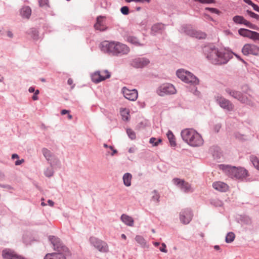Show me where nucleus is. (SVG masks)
Returning <instances> with one entry per match:
<instances>
[{
    "label": "nucleus",
    "instance_id": "nucleus-1",
    "mask_svg": "<svg viewBox=\"0 0 259 259\" xmlns=\"http://www.w3.org/2000/svg\"><path fill=\"white\" fill-rule=\"evenodd\" d=\"M100 48L103 52L115 56L126 55L130 52L126 45L115 41H103L100 44Z\"/></svg>",
    "mask_w": 259,
    "mask_h": 259
},
{
    "label": "nucleus",
    "instance_id": "nucleus-2",
    "mask_svg": "<svg viewBox=\"0 0 259 259\" xmlns=\"http://www.w3.org/2000/svg\"><path fill=\"white\" fill-rule=\"evenodd\" d=\"M203 52L206 58L214 64H225L230 59L229 53L220 51L215 48L205 47L203 49Z\"/></svg>",
    "mask_w": 259,
    "mask_h": 259
},
{
    "label": "nucleus",
    "instance_id": "nucleus-3",
    "mask_svg": "<svg viewBox=\"0 0 259 259\" xmlns=\"http://www.w3.org/2000/svg\"><path fill=\"white\" fill-rule=\"evenodd\" d=\"M181 135L183 140L192 146H200L203 144V139L201 136L193 129L183 130Z\"/></svg>",
    "mask_w": 259,
    "mask_h": 259
},
{
    "label": "nucleus",
    "instance_id": "nucleus-4",
    "mask_svg": "<svg viewBox=\"0 0 259 259\" xmlns=\"http://www.w3.org/2000/svg\"><path fill=\"white\" fill-rule=\"evenodd\" d=\"M219 167L227 175L231 178L241 179L245 178L248 176L247 171L242 167H236L224 164L220 165Z\"/></svg>",
    "mask_w": 259,
    "mask_h": 259
},
{
    "label": "nucleus",
    "instance_id": "nucleus-5",
    "mask_svg": "<svg viewBox=\"0 0 259 259\" xmlns=\"http://www.w3.org/2000/svg\"><path fill=\"white\" fill-rule=\"evenodd\" d=\"M49 239L53 246L54 249L57 251L58 253H62L65 255H70L68 248L63 245L59 238L52 236L49 237Z\"/></svg>",
    "mask_w": 259,
    "mask_h": 259
},
{
    "label": "nucleus",
    "instance_id": "nucleus-6",
    "mask_svg": "<svg viewBox=\"0 0 259 259\" xmlns=\"http://www.w3.org/2000/svg\"><path fill=\"white\" fill-rule=\"evenodd\" d=\"M91 244L101 252L106 253L109 251V247L107 243L94 236H92L89 239Z\"/></svg>",
    "mask_w": 259,
    "mask_h": 259
},
{
    "label": "nucleus",
    "instance_id": "nucleus-7",
    "mask_svg": "<svg viewBox=\"0 0 259 259\" xmlns=\"http://www.w3.org/2000/svg\"><path fill=\"white\" fill-rule=\"evenodd\" d=\"M111 76L110 73L107 70L96 71L91 75L92 80L95 83H99L109 78Z\"/></svg>",
    "mask_w": 259,
    "mask_h": 259
},
{
    "label": "nucleus",
    "instance_id": "nucleus-8",
    "mask_svg": "<svg viewBox=\"0 0 259 259\" xmlns=\"http://www.w3.org/2000/svg\"><path fill=\"white\" fill-rule=\"evenodd\" d=\"M242 53L245 56L249 55L258 56L259 47L253 44H246L243 47L242 49Z\"/></svg>",
    "mask_w": 259,
    "mask_h": 259
},
{
    "label": "nucleus",
    "instance_id": "nucleus-9",
    "mask_svg": "<svg viewBox=\"0 0 259 259\" xmlns=\"http://www.w3.org/2000/svg\"><path fill=\"white\" fill-rule=\"evenodd\" d=\"M122 92L124 97L130 101H134L138 98V91L136 89L129 90L126 87H123L122 89Z\"/></svg>",
    "mask_w": 259,
    "mask_h": 259
},
{
    "label": "nucleus",
    "instance_id": "nucleus-10",
    "mask_svg": "<svg viewBox=\"0 0 259 259\" xmlns=\"http://www.w3.org/2000/svg\"><path fill=\"white\" fill-rule=\"evenodd\" d=\"M193 214L190 209L187 208L182 210L180 214V219L182 223L188 224L192 220Z\"/></svg>",
    "mask_w": 259,
    "mask_h": 259
},
{
    "label": "nucleus",
    "instance_id": "nucleus-11",
    "mask_svg": "<svg viewBox=\"0 0 259 259\" xmlns=\"http://www.w3.org/2000/svg\"><path fill=\"white\" fill-rule=\"evenodd\" d=\"M233 21L236 24H244L245 26L251 29L258 30V27L250 23L249 21L245 20L242 16H235L233 18Z\"/></svg>",
    "mask_w": 259,
    "mask_h": 259
},
{
    "label": "nucleus",
    "instance_id": "nucleus-12",
    "mask_svg": "<svg viewBox=\"0 0 259 259\" xmlns=\"http://www.w3.org/2000/svg\"><path fill=\"white\" fill-rule=\"evenodd\" d=\"M150 61L146 58H137L132 62V65L136 68H143L149 64Z\"/></svg>",
    "mask_w": 259,
    "mask_h": 259
},
{
    "label": "nucleus",
    "instance_id": "nucleus-13",
    "mask_svg": "<svg viewBox=\"0 0 259 259\" xmlns=\"http://www.w3.org/2000/svg\"><path fill=\"white\" fill-rule=\"evenodd\" d=\"M2 255L4 259H26L10 249H4Z\"/></svg>",
    "mask_w": 259,
    "mask_h": 259
},
{
    "label": "nucleus",
    "instance_id": "nucleus-14",
    "mask_svg": "<svg viewBox=\"0 0 259 259\" xmlns=\"http://www.w3.org/2000/svg\"><path fill=\"white\" fill-rule=\"evenodd\" d=\"M94 28L96 30L100 31H104L107 30V27L103 17L100 16L97 18L96 23L94 24Z\"/></svg>",
    "mask_w": 259,
    "mask_h": 259
},
{
    "label": "nucleus",
    "instance_id": "nucleus-15",
    "mask_svg": "<svg viewBox=\"0 0 259 259\" xmlns=\"http://www.w3.org/2000/svg\"><path fill=\"white\" fill-rule=\"evenodd\" d=\"M217 100L222 108L228 111H231L233 109V104L228 100L221 97H218Z\"/></svg>",
    "mask_w": 259,
    "mask_h": 259
},
{
    "label": "nucleus",
    "instance_id": "nucleus-16",
    "mask_svg": "<svg viewBox=\"0 0 259 259\" xmlns=\"http://www.w3.org/2000/svg\"><path fill=\"white\" fill-rule=\"evenodd\" d=\"M173 182L175 185L178 186L184 192H189L191 191V186L184 181L179 179H174Z\"/></svg>",
    "mask_w": 259,
    "mask_h": 259
},
{
    "label": "nucleus",
    "instance_id": "nucleus-17",
    "mask_svg": "<svg viewBox=\"0 0 259 259\" xmlns=\"http://www.w3.org/2000/svg\"><path fill=\"white\" fill-rule=\"evenodd\" d=\"M226 92L235 99H237L242 103H247V98L244 96L241 93L232 91L230 89H227Z\"/></svg>",
    "mask_w": 259,
    "mask_h": 259
},
{
    "label": "nucleus",
    "instance_id": "nucleus-18",
    "mask_svg": "<svg viewBox=\"0 0 259 259\" xmlns=\"http://www.w3.org/2000/svg\"><path fill=\"white\" fill-rule=\"evenodd\" d=\"M68 255L62 253H49L45 256L44 259H66V256Z\"/></svg>",
    "mask_w": 259,
    "mask_h": 259
},
{
    "label": "nucleus",
    "instance_id": "nucleus-19",
    "mask_svg": "<svg viewBox=\"0 0 259 259\" xmlns=\"http://www.w3.org/2000/svg\"><path fill=\"white\" fill-rule=\"evenodd\" d=\"M120 220L127 226L133 227L134 225V219L126 214H122L120 217Z\"/></svg>",
    "mask_w": 259,
    "mask_h": 259
},
{
    "label": "nucleus",
    "instance_id": "nucleus-20",
    "mask_svg": "<svg viewBox=\"0 0 259 259\" xmlns=\"http://www.w3.org/2000/svg\"><path fill=\"white\" fill-rule=\"evenodd\" d=\"M213 188L221 192H225L228 190V186L223 182H215L212 184Z\"/></svg>",
    "mask_w": 259,
    "mask_h": 259
},
{
    "label": "nucleus",
    "instance_id": "nucleus-21",
    "mask_svg": "<svg viewBox=\"0 0 259 259\" xmlns=\"http://www.w3.org/2000/svg\"><path fill=\"white\" fill-rule=\"evenodd\" d=\"M176 92V90L172 84L168 83L163 84V93L165 94H174Z\"/></svg>",
    "mask_w": 259,
    "mask_h": 259
},
{
    "label": "nucleus",
    "instance_id": "nucleus-22",
    "mask_svg": "<svg viewBox=\"0 0 259 259\" xmlns=\"http://www.w3.org/2000/svg\"><path fill=\"white\" fill-rule=\"evenodd\" d=\"M186 83H191L193 84H198L199 83L198 79L193 75L191 72H188L185 81Z\"/></svg>",
    "mask_w": 259,
    "mask_h": 259
},
{
    "label": "nucleus",
    "instance_id": "nucleus-23",
    "mask_svg": "<svg viewBox=\"0 0 259 259\" xmlns=\"http://www.w3.org/2000/svg\"><path fill=\"white\" fill-rule=\"evenodd\" d=\"M31 14V10L28 6L24 7L21 10V15L23 18H29Z\"/></svg>",
    "mask_w": 259,
    "mask_h": 259
},
{
    "label": "nucleus",
    "instance_id": "nucleus-24",
    "mask_svg": "<svg viewBox=\"0 0 259 259\" xmlns=\"http://www.w3.org/2000/svg\"><path fill=\"white\" fill-rule=\"evenodd\" d=\"M132 176L130 173L126 172L123 176V184L126 187H129L131 185V181Z\"/></svg>",
    "mask_w": 259,
    "mask_h": 259
},
{
    "label": "nucleus",
    "instance_id": "nucleus-25",
    "mask_svg": "<svg viewBox=\"0 0 259 259\" xmlns=\"http://www.w3.org/2000/svg\"><path fill=\"white\" fill-rule=\"evenodd\" d=\"M166 136L168 139L170 146L175 147L177 144L176 142V139L174 134L170 131H168L166 134Z\"/></svg>",
    "mask_w": 259,
    "mask_h": 259
},
{
    "label": "nucleus",
    "instance_id": "nucleus-26",
    "mask_svg": "<svg viewBox=\"0 0 259 259\" xmlns=\"http://www.w3.org/2000/svg\"><path fill=\"white\" fill-rule=\"evenodd\" d=\"M120 114L124 121H127L129 120L130 117L129 109L126 108L121 109L120 110Z\"/></svg>",
    "mask_w": 259,
    "mask_h": 259
},
{
    "label": "nucleus",
    "instance_id": "nucleus-27",
    "mask_svg": "<svg viewBox=\"0 0 259 259\" xmlns=\"http://www.w3.org/2000/svg\"><path fill=\"white\" fill-rule=\"evenodd\" d=\"M162 28V24L157 23L153 25L151 28V33L156 35L158 33H160Z\"/></svg>",
    "mask_w": 259,
    "mask_h": 259
},
{
    "label": "nucleus",
    "instance_id": "nucleus-28",
    "mask_svg": "<svg viewBox=\"0 0 259 259\" xmlns=\"http://www.w3.org/2000/svg\"><path fill=\"white\" fill-rule=\"evenodd\" d=\"M252 31L244 28H240L238 30V33L244 37H247L250 38Z\"/></svg>",
    "mask_w": 259,
    "mask_h": 259
},
{
    "label": "nucleus",
    "instance_id": "nucleus-29",
    "mask_svg": "<svg viewBox=\"0 0 259 259\" xmlns=\"http://www.w3.org/2000/svg\"><path fill=\"white\" fill-rule=\"evenodd\" d=\"M187 71L184 69H179L177 72V76L182 81H185L187 76Z\"/></svg>",
    "mask_w": 259,
    "mask_h": 259
},
{
    "label": "nucleus",
    "instance_id": "nucleus-30",
    "mask_svg": "<svg viewBox=\"0 0 259 259\" xmlns=\"http://www.w3.org/2000/svg\"><path fill=\"white\" fill-rule=\"evenodd\" d=\"M193 37H196L199 39L204 38L206 37L205 33L197 31H193L191 34Z\"/></svg>",
    "mask_w": 259,
    "mask_h": 259
},
{
    "label": "nucleus",
    "instance_id": "nucleus-31",
    "mask_svg": "<svg viewBox=\"0 0 259 259\" xmlns=\"http://www.w3.org/2000/svg\"><path fill=\"white\" fill-rule=\"evenodd\" d=\"M42 152L44 156L48 161L51 160L52 158V154L50 150L47 148H44L42 149Z\"/></svg>",
    "mask_w": 259,
    "mask_h": 259
},
{
    "label": "nucleus",
    "instance_id": "nucleus-32",
    "mask_svg": "<svg viewBox=\"0 0 259 259\" xmlns=\"http://www.w3.org/2000/svg\"><path fill=\"white\" fill-rule=\"evenodd\" d=\"M126 40L128 42H129L132 44H134V45H135L137 46L140 45V44L139 43L138 38L134 36H132V35L127 36Z\"/></svg>",
    "mask_w": 259,
    "mask_h": 259
},
{
    "label": "nucleus",
    "instance_id": "nucleus-33",
    "mask_svg": "<svg viewBox=\"0 0 259 259\" xmlns=\"http://www.w3.org/2000/svg\"><path fill=\"white\" fill-rule=\"evenodd\" d=\"M135 240L142 247H145L146 246V242L142 236L137 235L135 237Z\"/></svg>",
    "mask_w": 259,
    "mask_h": 259
},
{
    "label": "nucleus",
    "instance_id": "nucleus-34",
    "mask_svg": "<svg viewBox=\"0 0 259 259\" xmlns=\"http://www.w3.org/2000/svg\"><path fill=\"white\" fill-rule=\"evenodd\" d=\"M250 160L254 167L259 170V159L256 156H252L250 157Z\"/></svg>",
    "mask_w": 259,
    "mask_h": 259
},
{
    "label": "nucleus",
    "instance_id": "nucleus-35",
    "mask_svg": "<svg viewBox=\"0 0 259 259\" xmlns=\"http://www.w3.org/2000/svg\"><path fill=\"white\" fill-rule=\"evenodd\" d=\"M126 133L131 139L135 140L136 138L135 132L131 128H127Z\"/></svg>",
    "mask_w": 259,
    "mask_h": 259
},
{
    "label": "nucleus",
    "instance_id": "nucleus-36",
    "mask_svg": "<svg viewBox=\"0 0 259 259\" xmlns=\"http://www.w3.org/2000/svg\"><path fill=\"white\" fill-rule=\"evenodd\" d=\"M235 234L232 232H230L228 233L226 237V241L227 243L232 242L235 238Z\"/></svg>",
    "mask_w": 259,
    "mask_h": 259
},
{
    "label": "nucleus",
    "instance_id": "nucleus-37",
    "mask_svg": "<svg viewBox=\"0 0 259 259\" xmlns=\"http://www.w3.org/2000/svg\"><path fill=\"white\" fill-rule=\"evenodd\" d=\"M103 147L106 149H109L112 151L111 153V155L113 156L115 154L117 153V151L114 149V147L112 146H108L107 144L104 143L103 144Z\"/></svg>",
    "mask_w": 259,
    "mask_h": 259
},
{
    "label": "nucleus",
    "instance_id": "nucleus-38",
    "mask_svg": "<svg viewBox=\"0 0 259 259\" xmlns=\"http://www.w3.org/2000/svg\"><path fill=\"white\" fill-rule=\"evenodd\" d=\"M162 141L161 139L159 138L157 140L155 138H151L150 139L149 142L152 144L153 146H157L159 143Z\"/></svg>",
    "mask_w": 259,
    "mask_h": 259
},
{
    "label": "nucleus",
    "instance_id": "nucleus-39",
    "mask_svg": "<svg viewBox=\"0 0 259 259\" xmlns=\"http://www.w3.org/2000/svg\"><path fill=\"white\" fill-rule=\"evenodd\" d=\"M31 37L34 39H37L38 38V32L35 29H32L30 32Z\"/></svg>",
    "mask_w": 259,
    "mask_h": 259
},
{
    "label": "nucleus",
    "instance_id": "nucleus-40",
    "mask_svg": "<svg viewBox=\"0 0 259 259\" xmlns=\"http://www.w3.org/2000/svg\"><path fill=\"white\" fill-rule=\"evenodd\" d=\"M250 38L254 41H259V33L252 31Z\"/></svg>",
    "mask_w": 259,
    "mask_h": 259
},
{
    "label": "nucleus",
    "instance_id": "nucleus-41",
    "mask_svg": "<svg viewBox=\"0 0 259 259\" xmlns=\"http://www.w3.org/2000/svg\"><path fill=\"white\" fill-rule=\"evenodd\" d=\"M53 170L52 168H48L45 171V175L48 177H50L53 175Z\"/></svg>",
    "mask_w": 259,
    "mask_h": 259
},
{
    "label": "nucleus",
    "instance_id": "nucleus-42",
    "mask_svg": "<svg viewBox=\"0 0 259 259\" xmlns=\"http://www.w3.org/2000/svg\"><path fill=\"white\" fill-rule=\"evenodd\" d=\"M39 5L42 7L45 6H49V0H39Z\"/></svg>",
    "mask_w": 259,
    "mask_h": 259
},
{
    "label": "nucleus",
    "instance_id": "nucleus-43",
    "mask_svg": "<svg viewBox=\"0 0 259 259\" xmlns=\"http://www.w3.org/2000/svg\"><path fill=\"white\" fill-rule=\"evenodd\" d=\"M120 11L122 14L127 15L129 13V9L127 6H124L121 8Z\"/></svg>",
    "mask_w": 259,
    "mask_h": 259
},
{
    "label": "nucleus",
    "instance_id": "nucleus-44",
    "mask_svg": "<svg viewBox=\"0 0 259 259\" xmlns=\"http://www.w3.org/2000/svg\"><path fill=\"white\" fill-rule=\"evenodd\" d=\"M246 12L252 18H255L256 19H258L259 18V16L257 14H256L249 10H247Z\"/></svg>",
    "mask_w": 259,
    "mask_h": 259
},
{
    "label": "nucleus",
    "instance_id": "nucleus-45",
    "mask_svg": "<svg viewBox=\"0 0 259 259\" xmlns=\"http://www.w3.org/2000/svg\"><path fill=\"white\" fill-rule=\"evenodd\" d=\"M39 91L38 90H36L35 91V93H34V95L32 97V99L33 100L36 101V100H37L38 99L37 95L39 94Z\"/></svg>",
    "mask_w": 259,
    "mask_h": 259
},
{
    "label": "nucleus",
    "instance_id": "nucleus-46",
    "mask_svg": "<svg viewBox=\"0 0 259 259\" xmlns=\"http://www.w3.org/2000/svg\"><path fill=\"white\" fill-rule=\"evenodd\" d=\"M206 10H208L210 12H211V13H216V14H219V13H220L218 9H215V8H206Z\"/></svg>",
    "mask_w": 259,
    "mask_h": 259
},
{
    "label": "nucleus",
    "instance_id": "nucleus-47",
    "mask_svg": "<svg viewBox=\"0 0 259 259\" xmlns=\"http://www.w3.org/2000/svg\"><path fill=\"white\" fill-rule=\"evenodd\" d=\"M24 162V159H22L21 160H18L15 161V164L16 165H21L22 163H23Z\"/></svg>",
    "mask_w": 259,
    "mask_h": 259
},
{
    "label": "nucleus",
    "instance_id": "nucleus-48",
    "mask_svg": "<svg viewBox=\"0 0 259 259\" xmlns=\"http://www.w3.org/2000/svg\"><path fill=\"white\" fill-rule=\"evenodd\" d=\"M252 7L255 11L259 12V7L258 6L253 3Z\"/></svg>",
    "mask_w": 259,
    "mask_h": 259
},
{
    "label": "nucleus",
    "instance_id": "nucleus-49",
    "mask_svg": "<svg viewBox=\"0 0 259 259\" xmlns=\"http://www.w3.org/2000/svg\"><path fill=\"white\" fill-rule=\"evenodd\" d=\"M157 93L159 96H161L162 95V88H161V87H159L158 88V89L157 90Z\"/></svg>",
    "mask_w": 259,
    "mask_h": 259
},
{
    "label": "nucleus",
    "instance_id": "nucleus-50",
    "mask_svg": "<svg viewBox=\"0 0 259 259\" xmlns=\"http://www.w3.org/2000/svg\"><path fill=\"white\" fill-rule=\"evenodd\" d=\"M243 1H244L245 3H246V4H248V5H251V6H252V5L253 4V3L252 2V1H250V0H243Z\"/></svg>",
    "mask_w": 259,
    "mask_h": 259
},
{
    "label": "nucleus",
    "instance_id": "nucleus-51",
    "mask_svg": "<svg viewBox=\"0 0 259 259\" xmlns=\"http://www.w3.org/2000/svg\"><path fill=\"white\" fill-rule=\"evenodd\" d=\"M69 112V110H65V109H64V110H62L61 111V114L62 115H64V114H66L67 113H68Z\"/></svg>",
    "mask_w": 259,
    "mask_h": 259
},
{
    "label": "nucleus",
    "instance_id": "nucleus-52",
    "mask_svg": "<svg viewBox=\"0 0 259 259\" xmlns=\"http://www.w3.org/2000/svg\"><path fill=\"white\" fill-rule=\"evenodd\" d=\"M28 91H29V92L30 93H33V92H34V93H35V91L36 90H35V89H34V87H30V88H29Z\"/></svg>",
    "mask_w": 259,
    "mask_h": 259
},
{
    "label": "nucleus",
    "instance_id": "nucleus-53",
    "mask_svg": "<svg viewBox=\"0 0 259 259\" xmlns=\"http://www.w3.org/2000/svg\"><path fill=\"white\" fill-rule=\"evenodd\" d=\"M16 158H19V155L17 154H13L12 155V159H14Z\"/></svg>",
    "mask_w": 259,
    "mask_h": 259
},
{
    "label": "nucleus",
    "instance_id": "nucleus-54",
    "mask_svg": "<svg viewBox=\"0 0 259 259\" xmlns=\"http://www.w3.org/2000/svg\"><path fill=\"white\" fill-rule=\"evenodd\" d=\"M48 203L51 206H53L54 205V202L52 200H49L48 201Z\"/></svg>",
    "mask_w": 259,
    "mask_h": 259
},
{
    "label": "nucleus",
    "instance_id": "nucleus-55",
    "mask_svg": "<svg viewBox=\"0 0 259 259\" xmlns=\"http://www.w3.org/2000/svg\"><path fill=\"white\" fill-rule=\"evenodd\" d=\"M67 83L69 85H72L73 84V80L71 78H69L67 80Z\"/></svg>",
    "mask_w": 259,
    "mask_h": 259
},
{
    "label": "nucleus",
    "instance_id": "nucleus-56",
    "mask_svg": "<svg viewBox=\"0 0 259 259\" xmlns=\"http://www.w3.org/2000/svg\"><path fill=\"white\" fill-rule=\"evenodd\" d=\"M150 0H137V2H140V3H149Z\"/></svg>",
    "mask_w": 259,
    "mask_h": 259
},
{
    "label": "nucleus",
    "instance_id": "nucleus-57",
    "mask_svg": "<svg viewBox=\"0 0 259 259\" xmlns=\"http://www.w3.org/2000/svg\"><path fill=\"white\" fill-rule=\"evenodd\" d=\"M7 35H8L9 37H11H11H13V33H12V32H11V31H8V32H7Z\"/></svg>",
    "mask_w": 259,
    "mask_h": 259
},
{
    "label": "nucleus",
    "instance_id": "nucleus-58",
    "mask_svg": "<svg viewBox=\"0 0 259 259\" xmlns=\"http://www.w3.org/2000/svg\"><path fill=\"white\" fill-rule=\"evenodd\" d=\"M106 155H111V153L112 152V151L109 149H106Z\"/></svg>",
    "mask_w": 259,
    "mask_h": 259
},
{
    "label": "nucleus",
    "instance_id": "nucleus-59",
    "mask_svg": "<svg viewBox=\"0 0 259 259\" xmlns=\"http://www.w3.org/2000/svg\"><path fill=\"white\" fill-rule=\"evenodd\" d=\"M166 245L163 243V252H167V250L165 249Z\"/></svg>",
    "mask_w": 259,
    "mask_h": 259
},
{
    "label": "nucleus",
    "instance_id": "nucleus-60",
    "mask_svg": "<svg viewBox=\"0 0 259 259\" xmlns=\"http://www.w3.org/2000/svg\"><path fill=\"white\" fill-rule=\"evenodd\" d=\"M128 152L129 153H133V152H134V149L133 148H130L128 149Z\"/></svg>",
    "mask_w": 259,
    "mask_h": 259
},
{
    "label": "nucleus",
    "instance_id": "nucleus-61",
    "mask_svg": "<svg viewBox=\"0 0 259 259\" xmlns=\"http://www.w3.org/2000/svg\"><path fill=\"white\" fill-rule=\"evenodd\" d=\"M121 237L122 239H124V240H125V239H126V235H125V234H121Z\"/></svg>",
    "mask_w": 259,
    "mask_h": 259
},
{
    "label": "nucleus",
    "instance_id": "nucleus-62",
    "mask_svg": "<svg viewBox=\"0 0 259 259\" xmlns=\"http://www.w3.org/2000/svg\"><path fill=\"white\" fill-rule=\"evenodd\" d=\"M159 197L157 195H156V196H154H154H153V198L154 199H155V200H157L159 199Z\"/></svg>",
    "mask_w": 259,
    "mask_h": 259
},
{
    "label": "nucleus",
    "instance_id": "nucleus-63",
    "mask_svg": "<svg viewBox=\"0 0 259 259\" xmlns=\"http://www.w3.org/2000/svg\"><path fill=\"white\" fill-rule=\"evenodd\" d=\"M125 1L127 3H130L132 2H137V0H125Z\"/></svg>",
    "mask_w": 259,
    "mask_h": 259
},
{
    "label": "nucleus",
    "instance_id": "nucleus-64",
    "mask_svg": "<svg viewBox=\"0 0 259 259\" xmlns=\"http://www.w3.org/2000/svg\"><path fill=\"white\" fill-rule=\"evenodd\" d=\"M153 244L154 245V246H157L159 245V242H155L153 243Z\"/></svg>",
    "mask_w": 259,
    "mask_h": 259
}]
</instances>
